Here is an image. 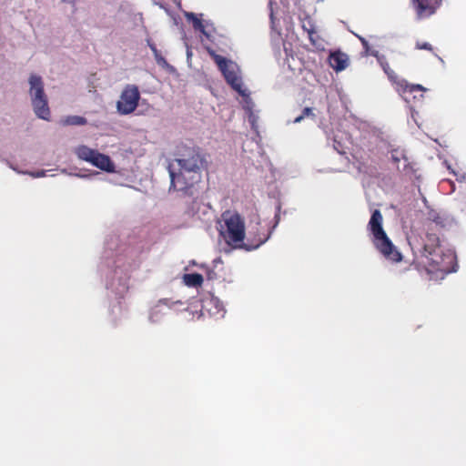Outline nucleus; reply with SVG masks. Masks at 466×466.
<instances>
[{"label":"nucleus","mask_w":466,"mask_h":466,"mask_svg":"<svg viewBox=\"0 0 466 466\" xmlns=\"http://www.w3.org/2000/svg\"><path fill=\"white\" fill-rule=\"evenodd\" d=\"M333 147L338 153L345 154L344 146L340 142L337 141L336 139H334Z\"/></svg>","instance_id":"a878e982"},{"label":"nucleus","mask_w":466,"mask_h":466,"mask_svg":"<svg viewBox=\"0 0 466 466\" xmlns=\"http://www.w3.org/2000/svg\"><path fill=\"white\" fill-rule=\"evenodd\" d=\"M309 39L312 46H314L317 48H322L323 47V40L322 38L318 35V32L316 31V35L312 36H309Z\"/></svg>","instance_id":"5701e85b"},{"label":"nucleus","mask_w":466,"mask_h":466,"mask_svg":"<svg viewBox=\"0 0 466 466\" xmlns=\"http://www.w3.org/2000/svg\"><path fill=\"white\" fill-rule=\"evenodd\" d=\"M170 176V189L177 191H187L200 182L202 178V171L188 168L186 167H178L175 171L168 167Z\"/></svg>","instance_id":"423d86ee"},{"label":"nucleus","mask_w":466,"mask_h":466,"mask_svg":"<svg viewBox=\"0 0 466 466\" xmlns=\"http://www.w3.org/2000/svg\"><path fill=\"white\" fill-rule=\"evenodd\" d=\"M383 217L379 209L373 210L368 223V229L372 235V243L376 249L386 258L392 262L402 259L400 252L393 245L382 227Z\"/></svg>","instance_id":"f257e3e1"},{"label":"nucleus","mask_w":466,"mask_h":466,"mask_svg":"<svg viewBox=\"0 0 466 466\" xmlns=\"http://www.w3.org/2000/svg\"><path fill=\"white\" fill-rule=\"evenodd\" d=\"M86 123V118L80 116H68L61 119L63 126H85Z\"/></svg>","instance_id":"f3484780"},{"label":"nucleus","mask_w":466,"mask_h":466,"mask_svg":"<svg viewBox=\"0 0 466 466\" xmlns=\"http://www.w3.org/2000/svg\"><path fill=\"white\" fill-rule=\"evenodd\" d=\"M202 311L208 312L210 316H224L225 310L222 304L214 297L207 298L202 301Z\"/></svg>","instance_id":"4468645a"},{"label":"nucleus","mask_w":466,"mask_h":466,"mask_svg":"<svg viewBox=\"0 0 466 466\" xmlns=\"http://www.w3.org/2000/svg\"><path fill=\"white\" fill-rule=\"evenodd\" d=\"M416 48L417 49H424L428 51H432V46L431 44L427 42H417L416 43Z\"/></svg>","instance_id":"393cba45"},{"label":"nucleus","mask_w":466,"mask_h":466,"mask_svg":"<svg viewBox=\"0 0 466 466\" xmlns=\"http://www.w3.org/2000/svg\"><path fill=\"white\" fill-rule=\"evenodd\" d=\"M352 157L359 163V169H361V167L367 166L370 160V157L366 156L361 148L354 149Z\"/></svg>","instance_id":"a211bd4d"},{"label":"nucleus","mask_w":466,"mask_h":466,"mask_svg":"<svg viewBox=\"0 0 466 466\" xmlns=\"http://www.w3.org/2000/svg\"><path fill=\"white\" fill-rule=\"evenodd\" d=\"M219 233L228 245H238L245 238V220L237 211L226 210L221 215Z\"/></svg>","instance_id":"f03ea898"},{"label":"nucleus","mask_w":466,"mask_h":466,"mask_svg":"<svg viewBox=\"0 0 466 466\" xmlns=\"http://www.w3.org/2000/svg\"><path fill=\"white\" fill-rule=\"evenodd\" d=\"M46 174V171H40V172H37L36 174H34L33 176L35 177H44Z\"/></svg>","instance_id":"7c9ffc66"},{"label":"nucleus","mask_w":466,"mask_h":466,"mask_svg":"<svg viewBox=\"0 0 466 466\" xmlns=\"http://www.w3.org/2000/svg\"><path fill=\"white\" fill-rule=\"evenodd\" d=\"M397 90L407 103H410L411 96L413 99L417 98L415 93H420V97H423L426 88L420 85L409 84L406 80L397 82Z\"/></svg>","instance_id":"9b49d317"},{"label":"nucleus","mask_w":466,"mask_h":466,"mask_svg":"<svg viewBox=\"0 0 466 466\" xmlns=\"http://www.w3.org/2000/svg\"><path fill=\"white\" fill-rule=\"evenodd\" d=\"M359 40L360 41L362 46H363V49H364V52L366 55H370V56H378V51H373L370 49V46L369 45V42L366 40V38L360 36V35H357Z\"/></svg>","instance_id":"412c9836"},{"label":"nucleus","mask_w":466,"mask_h":466,"mask_svg":"<svg viewBox=\"0 0 466 466\" xmlns=\"http://www.w3.org/2000/svg\"><path fill=\"white\" fill-rule=\"evenodd\" d=\"M380 65L384 70V72L388 75V76L390 78H393V76H395V73L394 71L390 67L389 64L387 62L383 63V62H380Z\"/></svg>","instance_id":"b1692460"},{"label":"nucleus","mask_w":466,"mask_h":466,"mask_svg":"<svg viewBox=\"0 0 466 466\" xmlns=\"http://www.w3.org/2000/svg\"><path fill=\"white\" fill-rule=\"evenodd\" d=\"M270 234H271V231H268V233L264 232L262 234H258L254 238L253 243L250 245L248 249H255V248H258V247H260L262 244H264L269 238Z\"/></svg>","instance_id":"aec40b11"},{"label":"nucleus","mask_w":466,"mask_h":466,"mask_svg":"<svg viewBox=\"0 0 466 466\" xmlns=\"http://www.w3.org/2000/svg\"><path fill=\"white\" fill-rule=\"evenodd\" d=\"M301 27L305 32H307L308 36L316 35L315 23L309 16H306L301 20Z\"/></svg>","instance_id":"6ab92c4d"},{"label":"nucleus","mask_w":466,"mask_h":466,"mask_svg":"<svg viewBox=\"0 0 466 466\" xmlns=\"http://www.w3.org/2000/svg\"><path fill=\"white\" fill-rule=\"evenodd\" d=\"M187 20H190L193 24V27L196 31H199L201 34L209 38V35L206 32L203 21L198 18L194 13H187L186 15Z\"/></svg>","instance_id":"dca6fc26"},{"label":"nucleus","mask_w":466,"mask_h":466,"mask_svg":"<svg viewBox=\"0 0 466 466\" xmlns=\"http://www.w3.org/2000/svg\"><path fill=\"white\" fill-rule=\"evenodd\" d=\"M32 105L35 115L42 119L48 120L50 117V109L48 106L47 96L44 91V82L42 77L36 75H31L29 77Z\"/></svg>","instance_id":"7ed1b4c3"},{"label":"nucleus","mask_w":466,"mask_h":466,"mask_svg":"<svg viewBox=\"0 0 466 466\" xmlns=\"http://www.w3.org/2000/svg\"><path fill=\"white\" fill-rule=\"evenodd\" d=\"M75 153L79 159L88 162L101 170L106 172L115 171V165L111 158L96 149H92L87 146L82 145L76 148Z\"/></svg>","instance_id":"6e6552de"},{"label":"nucleus","mask_w":466,"mask_h":466,"mask_svg":"<svg viewBox=\"0 0 466 466\" xmlns=\"http://www.w3.org/2000/svg\"><path fill=\"white\" fill-rule=\"evenodd\" d=\"M175 162L177 167H186L199 171L208 169V163L198 147L182 146L178 147Z\"/></svg>","instance_id":"0eeeda50"},{"label":"nucleus","mask_w":466,"mask_h":466,"mask_svg":"<svg viewBox=\"0 0 466 466\" xmlns=\"http://www.w3.org/2000/svg\"><path fill=\"white\" fill-rule=\"evenodd\" d=\"M445 218H441V216L437 215L436 217H434V218L432 219L433 223L436 225V226H439L441 228H444L445 227Z\"/></svg>","instance_id":"bb28decb"},{"label":"nucleus","mask_w":466,"mask_h":466,"mask_svg":"<svg viewBox=\"0 0 466 466\" xmlns=\"http://www.w3.org/2000/svg\"><path fill=\"white\" fill-rule=\"evenodd\" d=\"M308 116H314V114H313V109L311 107H305L302 111V114L299 115V116H297L295 119H294V123H299L300 121H302L305 117H308Z\"/></svg>","instance_id":"4be33fe9"},{"label":"nucleus","mask_w":466,"mask_h":466,"mask_svg":"<svg viewBox=\"0 0 466 466\" xmlns=\"http://www.w3.org/2000/svg\"><path fill=\"white\" fill-rule=\"evenodd\" d=\"M184 283L188 287H200L203 284V276L199 273H188L183 276Z\"/></svg>","instance_id":"2eb2a0df"},{"label":"nucleus","mask_w":466,"mask_h":466,"mask_svg":"<svg viewBox=\"0 0 466 466\" xmlns=\"http://www.w3.org/2000/svg\"><path fill=\"white\" fill-rule=\"evenodd\" d=\"M147 45L153 53H157V48L156 45L154 43H152L149 39L147 40Z\"/></svg>","instance_id":"c85d7f7f"},{"label":"nucleus","mask_w":466,"mask_h":466,"mask_svg":"<svg viewBox=\"0 0 466 466\" xmlns=\"http://www.w3.org/2000/svg\"><path fill=\"white\" fill-rule=\"evenodd\" d=\"M441 0H411V5L418 18L431 16L441 5Z\"/></svg>","instance_id":"9d476101"},{"label":"nucleus","mask_w":466,"mask_h":466,"mask_svg":"<svg viewBox=\"0 0 466 466\" xmlns=\"http://www.w3.org/2000/svg\"><path fill=\"white\" fill-rule=\"evenodd\" d=\"M208 52L221 71L227 83L241 96L248 97V94L242 86V79L236 71V65L226 57L216 54V52L210 48L208 49Z\"/></svg>","instance_id":"20e7f679"},{"label":"nucleus","mask_w":466,"mask_h":466,"mask_svg":"<svg viewBox=\"0 0 466 466\" xmlns=\"http://www.w3.org/2000/svg\"><path fill=\"white\" fill-rule=\"evenodd\" d=\"M431 230L432 228H429L426 234L420 257L429 256L430 252H435L441 248L440 238L436 233L431 232Z\"/></svg>","instance_id":"f8f14e48"},{"label":"nucleus","mask_w":466,"mask_h":466,"mask_svg":"<svg viewBox=\"0 0 466 466\" xmlns=\"http://www.w3.org/2000/svg\"><path fill=\"white\" fill-rule=\"evenodd\" d=\"M391 158L395 163H398L400 161V157L397 156V152H392Z\"/></svg>","instance_id":"c756f323"},{"label":"nucleus","mask_w":466,"mask_h":466,"mask_svg":"<svg viewBox=\"0 0 466 466\" xmlns=\"http://www.w3.org/2000/svg\"><path fill=\"white\" fill-rule=\"evenodd\" d=\"M63 2L65 3H68V4H75L76 0H62Z\"/></svg>","instance_id":"2f4dec72"},{"label":"nucleus","mask_w":466,"mask_h":466,"mask_svg":"<svg viewBox=\"0 0 466 466\" xmlns=\"http://www.w3.org/2000/svg\"><path fill=\"white\" fill-rule=\"evenodd\" d=\"M139 100L138 87L136 85H127L116 102L117 112L124 116L133 113L137 109Z\"/></svg>","instance_id":"1a4fd4ad"},{"label":"nucleus","mask_w":466,"mask_h":466,"mask_svg":"<svg viewBox=\"0 0 466 466\" xmlns=\"http://www.w3.org/2000/svg\"><path fill=\"white\" fill-rule=\"evenodd\" d=\"M329 66L337 72L344 70L349 65V56L338 50L329 56Z\"/></svg>","instance_id":"ddd939ff"},{"label":"nucleus","mask_w":466,"mask_h":466,"mask_svg":"<svg viewBox=\"0 0 466 466\" xmlns=\"http://www.w3.org/2000/svg\"><path fill=\"white\" fill-rule=\"evenodd\" d=\"M421 258L423 259V267L428 273H449L453 270L455 255L450 250L445 252L441 248L435 252H430L429 256L421 257Z\"/></svg>","instance_id":"39448f33"},{"label":"nucleus","mask_w":466,"mask_h":466,"mask_svg":"<svg viewBox=\"0 0 466 466\" xmlns=\"http://www.w3.org/2000/svg\"><path fill=\"white\" fill-rule=\"evenodd\" d=\"M155 59L158 65L164 66L167 65L166 59L161 56L160 52L157 50V53H153Z\"/></svg>","instance_id":"cd10ccee"}]
</instances>
